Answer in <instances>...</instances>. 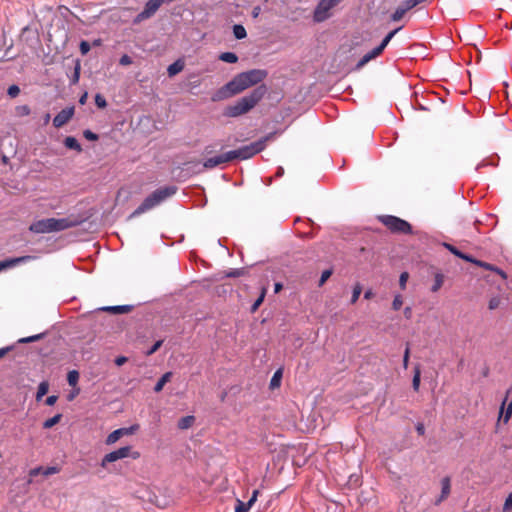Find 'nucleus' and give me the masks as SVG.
Masks as SVG:
<instances>
[{
	"mask_svg": "<svg viewBox=\"0 0 512 512\" xmlns=\"http://www.w3.org/2000/svg\"><path fill=\"white\" fill-rule=\"evenodd\" d=\"M267 76V72L261 69H252L237 74L231 81L218 89L212 96L213 101L228 99L249 87L260 83Z\"/></svg>",
	"mask_w": 512,
	"mask_h": 512,
	"instance_id": "1",
	"label": "nucleus"
},
{
	"mask_svg": "<svg viewBox=\"0 0 512 512\" xmlns=\"http://www.w3.org/2000/svg\"><path fill=\"white\" fill-rule=\"evenodd\" d=\"M266 91L267 89L264 85L258 86L249 95L240 98L233 105L228 106L224 114L234 118L249 112L264 97Z\"/></svg>",
	"mask_w": 512,
	"mask_h": 512,
	"instance_id": "2",
	"label": "nucleus"
},
{
	"mask_svg": "<svg viewBox=\"0 0 512 512\" xmlns=\"http://www.w3.org/2000/svg\"><path fill=\"white\" fill-rule=\"evenodd\" d=\"M78 224L76 220L70 218H46L33 222L29 230L36 234H45L63 231L65 229L74 227Z\"/></svg>",
	"mask_w": 512,
	"mask_h": 512,
	"instance_id": "3",
	"label": "nucleus"
},
{
	"mask_svg": "<svg viewBox=\"0 0 512 512\" xmlns=\"http://www.w3.org/2000/svg\"><path fill=\"white\" fill-rule=\"evenodd\" d=\"M176 193V187L167 186L155 190L152 194L145 198L142 204L135 210L134 214L144 213L155 206L159 205L169 197Z\"/></svg>",
	"mask_w": 512,
	"mask_h": 512,
	"instance_id": "4",
	"label": "nucleus"
},
{
	"mask_svg": "<svg viewBox=\"0 0 512 512\" xmlns=\"http://www.w3.org/2000/svg\"><path fill=\"white\" fill-rule=\"evenodd\" d=\"M268 139H270V136L264 137L256 142L250 143L249 145L240 147L239 149L230 151V155H232V160H246L251 158L255 154L261 152L266 147V142Z\"/></svg>",
	"mask_w": 512,
	"mask_h": 512,
	"instance_id": "5",
	"label": "nucleus"
},
{
	"mask_svg": "<svg viewBox=\"0 0 512 512\" xmlns=\"http://www.w3.org/2000/svg\"><path fill=\"white\" fill-rule=\"evenodd\" d=\"M343 0H320L317 4L313 19L315 22H324L332 16V10L338 6Z\"/></svg>",
	"mask_w": 512,
	"mask_h": 512,
	"instance_id": "6",
	"label": "nucleus"
},
{
	"mask_svg": "<svg viewBox=\"0 0 512 512\" xmlns=\"http://www.w3.org/2000/svg\"><path fill=\"white\" fill-rule=\"evenodd\" d=\"M380 219L382 223L393 232L408 233L411 229L408 222L395 216L387 215L382 216Z\"/></svg>",
	"mask_w": 512,
	"mask_h": 512,
	"instance_id": "7",
	"label": "nucleus"
},
{
	"mask_svg": "<svg viewBox=\"0 0 512 512\" xmlns=\"http://www.w3.org/2000/svg\"><path fill=\"white\" fill-rule=\"evenodd\" d=\"M131 456V447L125 446L121 447L117 450H114L108 454H106L101 460V466L103 468H107V465L118 460L124 459Z\"/></svg>",
	"mask_w": 512,
	"mask_h": 512,
	"instance_id": "8",
	"label": "nucleus"
},
{
	"mask_svg": "<svg viewBox=\"0 0 512 512\" xmlns=\"http://www.w3.org/2000/svg\"><path fill=\"white\" fill-rule=\"evenodd\" d=\"M164 0H149L143 9L142 12H140L137 16V20H145L153 16L156 11L160 8V6L163 4Z\"/></svg>",
	"mask_w": 512,
	"mask_h": 512,
	"instance_id": "9",
	"label": "nucleus"
},
{
	"mask_svg": "<svg viewBox=\"0 0 512 512\" xmlns=\"http://www.w3.org/2000/svg\"><path fill=\"white\" fill-rule=\"evenodd\" d=\"M74 115V108L69 107L61 110L53 119V125L60 128L65 125Z\"/></svg>",
	"mask_w": 512,
	"mask_h": 512,
	"instance_id": "10",
	"label": "nucleus"
},
{
	"mask_svg": "<svg viewBox=\"0 0 512 512\" xmlns=\"http://www.w3.org/2000/svg\"><path fill=\"white\" fill-rule=\"evenodd\" d=\"M232 155H230V151L223 153L221 155H217L211 158H208L205 160L203 166L207 169L214 168L222 163H226L229 161H232L231 158Z\"/></svg>",
	"mask_w": 512,
	"mask_h": 512,
	"instance_id": "11",
	"label": "nucleus"
},
{
	"mask_svg": "<svg viewBox=\"0 0 512 512\" xmlns=\"http://www.w3.org/2000/svg\"><path fill=\"white\" fill-rule=\"evenodd\" d=\"M450 490H451V483H450V478L449 477H444L442 480H441V495L440 497L436 500L435 504H439L441 503L443 500H445L449 494H450Z\"/></svg>",
	"mask_w": 512,
	"mask_h": 512,
	"instance_id": "12",
	"label": "nucleus"
},
{
	"mask_svg": "<svg viewBox=\"0 0 512 512\" xmlns=\"http://www.w3.org/2000/svg\"><path fill=\"white\" fill-rule=\"evenodd\" d=\"M30 259H32L31 256H22V257H18V258L8 259L5 261H0V271L4 270L6 268H9V267H13L19 263H24Z\"/></svg>",
	"mask_w": 512,
	"mask_h": 512,
	"instance_id": "13",
	"label": "nucleus"
},
{
	"mask_svg": "<svg viewBox=\"0 0 512 512\" xmlns=\"http://www.w3.org/2000/svg\"><path fill=\"white\" fill-rule=\"evenodd\" d=\"M383 52V49L382 47L380 46H377L375 47L373 50H371L370 52L366 53L362 58L361 60L359 61L358 63V67H362L364 66L365 64H367L370 60L376 58L377 56H379L381 53Z\"/></svg>",
	"mask_w": 512,
	"mask_h": 512,
	"instance_id": "14",
	"label": "nucleus"
},
{
	"mask_svg": "<svg viewBox=\"0 0 512 512\" xmlns=\"http://www.w3.org/2000/svg\"><path fill=\"white\" fill-rule=\"evenodd\" d=\"M383 52V49L382 47L380 46H377L375 47L373 50H371L370 52L366 53L362 58L361 60L359 61L358 63V67H362L364 66L365 64H367L370 60L376 58L377 56H379L381 53Z\"/></svg>",
	"mask_w": 512,
	"mask_h": 512,
	"instance_id": "15",
	"label": "nucleus"
},
{
	"mask_svg": "<svg viewBox=\"0 0 512 512\" xmlns=\"http://www.w3.org/2000/svg\"><path fill=\"white\" fill-rule=\"evenodd\" d=\"M412 8H408V3L407 1L403 2L401 5H399L396 10L394 11V13L392 14L391 16V19L392 21L396 22V21H400L405 13L409 10H411Z\"/></svg>",
	"mask_w": 512,
	"mask_h": 512,
	"instance_id": "16",
	"label": "nucleus"
},
{
	"mask_svg": "<svg viewBox=\"0 0 512 512\" xmlns=\"http://www.w3.org/2000/svg\"><path fill=\"white\" fill-rule=\"evenodd\" d=\"M102 311H108L114 314H124L128 313L131 310V306L129 305H118V306H105L100 308Z\"/></svg>",
	"mask_w": 512,
	"mask_h": 512,
	"instance_id": "17",
	"label": "nucleus"
},
{
	"mask_svg": "<svg viewBox=\"0 0 512 512\" xmlns=\"http://www.w3.org/2000/svg\"><path fill=\"white\" fill-rule=\"evenodd\" d=\"M183 69H184V62L181 59H179L168 66L167 73L170 77H173L176 74L180 73Z\"/></svg>",
	"mask_w": 512,
	"mask_h": 512,
	"instance_id": "18",
	"label": "nucleus"
},
{
	"mask_svg": "<svg viewBox=\"0 0 512 512\" xmlns=\"http://www.w3.org/2000/svg\"><path fill=\"white\" fill-rule=\"evenodd\" d=\"M475 264L477 266H480V267L486 269V270H490V271H494V272L498 273L503 279L506 278V273L504 271H502L501 269H499L489 263L477 260V261H475Z\"/></svg>",
	"mask_w": 512,
	"mask_h": 512,
	"instance_id": "19",
	"label": "nucleus"
},
{
	"mask_svg": "<svg viewBox=\"0 0 512 512\" xmlns=\"http://www.w3.org/2000/svg\"><path fill=\"white\" fill-rule=\"evenodd\" d=\"M194 422H195V417L192 416V415L182 417L178 421V428L181 429V430L189 429L190 427H192Z\"/></svg>",
	"mask_w": 512,
	"mask_h": 512,
	"instance_id": "20",
	"label": "nucleus"
},
{
	"mask_svg": "<svg viewBox=\"0 0 512 512\" xmlns=\"http://www.w3.org/2000/svg\"><path fill=\"white\" fill-rule=\"evenodd\" d=\"M123 436H124V435H123V432H122L121 428L116 429V430H114L113 432H111V433L107 436V438H106V440H105V443H106L107 445H113V444H115V443H116V442H117L121 437H123Z\"/></svg>",
	"mask_w": 512,
	"mask_h": 512,
	"instance_id": "21",
	"label": "nucleus"
},
{
	"mask_svg": "<svg viewBox=\"0 0 512 512\" xmlns=\"http://www.w3.org/2000/svg\"><path fill=\"white\" fill-rule=\"evenodd\" d=\"M64 144H65V146L68 149H72V150H75L77 152H81L82 151L81 145L79 144L77 139L72 137V136L66 137L65 140H64Z\"/></svg>",
	"mask_w": 512,
	"mask_h": 512,
	"instance_id": "22",
	"label": "nucleus"
},
{
	"mask_svg": "<svg viewBox=\"0 0 512 512\" xmlns=\"http://www.w3.org/2000/svg\"><path fill=\"white\" fill-rule=\"evenodd\" d=\"M171 377H172L171 372L164 373L161 376V378L158 380V382L156 383V385L154 387V391L160 392L163 389V387L165 386V384L170 381Z\"/></svg>",
	"mask_w": 512,
	"mask_h": 512,
	"instance_id": "23",
	"label": "nucleus"
},
{
	"mask_svg": "<svg viewBox=\"0 0 512 512\" xmlns=\"http://www.w3.org/2000/svg\"><path fill=\"white\" fill-rule=\"evenodd\" d=\"M233 35L236 39L241 40L246 38L247 32L243 25L235 24L233 26Z\"/></svg>",
	"mask_w": 512,
	"mask_h": 512,
	"instance_id": "24",
	"label": "nucleus"
},
{
	"mask_svg": "<svg viewBox=\"0 0 512 512\" xmlns=\"http://www.w3.org/2000/svg\"><path fill=\"white\" fill-rule=\"evenodd\" d=\"M505 403H506V399H504V401L502 403L499 419H501L503 417L504 423H507L512 416V400L510 401V403L505 411V414L503 415V409H504Z\"/></svg>",
	"mask_w": 512,
	"mask_h": 512,
	"instance_id": "25",
	"label": "nucleus"
},
{
	"mask_svg": "<svg viewBox=\"0 0 512 512\" xmlns=\"http://www.w3.org/2000/svg\"><path fill=\"white\" fill-rule=\"evenodd\" d=\"M219 59L226 63H236L238 56L233 52H223L219 55Z\"/></svg>",
	"mask_w": 512,
	"mask_h": 512,
	"instance_id": "26",
	"label": "nucleus"
},
{
	"mask_svg": "<svg viewBox=\"0 0 512 512\" xmlns=\"http://www.w3.org/2000/svg\"><path fill=\"white\" fill-rule=\"evenodd\" d=\"M61 418H62V414H56L55 416L45 420L43 423V428H45V429L52 428L53 426H55L56 424H58L60 422Z\"/></svg>",
	"mask_w": 512,
	"mask_h": 512,
	"instance_id": "27",
	"label": "nucleus"
},
{
	"mask_svg": "<svg viewBox=\"0 0 512 512\" xmlns=\"http://www.w3.org/2000/svg\"><path fill=\"white\" fill-rule=\"evenodd\" d=\"M67 381L70 386L76 387L79 381V373L76 370L69 371Z\"/></svg>",
	"mask_w": 512,
	"mask_h": 512,
	"instance_id": "28",
	"label": "nucleus"
},
{
	"mask_svg": "<svg viewBox=\"0 0 512 512\" xmlns=\"http://www.w3.org/2000/svg\"><path fill=\"white\" fill-rule=\"evenodd\" d=\"M444 276L441 273H437L434 277V283L431 287L432 292H437L443 285Z\"/></svg>",
	"mask_w": 512,
	"mask_h": 512,
	"instance_id": "29",
	"label": "nucleus"
},
{
	"mask_svg": "<svg viewBox=\"0 0 512 512\" xmlns=\"http://www.w3.org/2000/svg\"><path fill=\"white\" fill-rule=\"evenodd\" d=\"M401 29V27L394 29L393 31L389 32L382 42L380 43V47L384 50L386 46L389 44V42L392 40V38L396 35V33Z\"/></svg>",
	"mask_w": 512,
	"mask_h": 512,
	"instance_id": "30",
	"label": "nucleus"
},
{
	"mask_svg": "<svg viewBox=\"0 0 512 512\" xmlns=\"http://www.w3.org/2000/svg\"><path fill=\"white\" fill-rule=\"evenodd\" d=\"M401 29V27L394 29L393 31L389 32L382 42L380 43V47L384 50L386 46L389 44V42L392 40V38L396 35V33Z\"/></svg>",
	"mask_w": 512,
	"mask_h": 512,
	"instance_id": "31",
	"label": "nucleus"
},
{
	"mask_svg": "<svg viewBox=\"0 0 512 512\" xmlns=\"http://www.w3.org/2000/svg\"><path fill=\"white\" fill-rule=\"evenodd\" d=\"M48 389H49L48 383L47 382H41L39 384V386H38V390H37V394H36V399L40 400L44 395L47 394Z\"/></svg>",
	"mask_w": 512,
	"mask_h": 512,
	"instance_id": "32",
	"label": "nucleus"
},
{
	"mask_svg": "<svg viewBox=\"0 0 512 512\" xmlns=\"http://www.w3.org/2000/svg\"><path fill=\"white\" fill-rule=\"evenodd\" d=\"M420 377H421L420 369H419V367H416L415 368V372H414V376H413V380H412V386H413V389L415 391L419 390V387H420Z\"/></svg>",
	"mask_w": 512,
	"mask_h": 512,
	"instance_id": "33",
	"label": "nucleus"
},
{
	"mask_svg": "<svg viewBox=\"0 0 512 512\" xmlns=\"http://www.w3.org/2000/svg\"><path fill=\"white\" fill-rule=\"evenodd\" d=\"M403 305V297L400 294H396L392 301V309L398 311Z\"/></svg>",
	"mask_w": 512,
	"mask_h": 512,
	"instance_id": "34",
	"label": "nucleus"
},
{
	"mask_svg": "<svg viewBox=\"0 0 512 512\" xmlns=\"http://www.w3.org/2000/svg\"><path fill=\"white\" fill-rule=\"evenodd\" d=\"M361 292H362V287L358 283L353 288L352 297H351V303L352 304H354V303H356L358 301Z\"/></svg>",
	"mask_w": 512,
	"mask_h": 512,
	"instance_id": "35",
	"label": "nucleus"
},
{
	"mask_svg": "<svg viewBox=\"0 0 512 512\" xmlns=\"http://www.w3.org/2000/svg\"><path fill=\"white\" fill-rule=\"evenodd\" d=\"M265 294H266V289L263 288L260 296L257 298V300L253 303V305L251 307L252 312H255L259 308V306L262 304V302L265 298Z\"/></svg>",
	"mask_w": 512,
	"mask_h": 512,
	"instance_id": "36",
	"label": "nucleus"
},
{
	"mask_svg": "<svg viewBox=\"0 0 512 512\" xmlns=\"http://www.w3.org/2000/svg\"><path fill=\"white\" fill-rule=\"evenodd\" d=\"M16 114L18 116H27L30 114V108L28 105H20L16 107Z\"/></svg>",
	"mask_w": 512,
	"mask_h": 512,
	"instance_id": "37",
	"label": "nucleus"
},
{
	"mask_svg": "<svg viewBox=\"0 0 512 512\" xmlns=\"http://www.w3.org/2000/svg\"><path fill=\"white\" fill-rule=\"evenodd\" d=\"M249 508L246 506V502H243L239 499L236 501L235 512H248Z\"/></svg>",
	"mask_w": 512,
	"mask_h": 512,
	"instance_id": "38",
	"label": "nucleus"
},
{
	"mask_svg": "<svg viewBox=\"0 0 512 512\" xmlns=\"http://www.w3.org/2000/svg\"><path fill=\"white\" fill-rule=\"evenodd\" d=\"M409 278L408 272H402L399 277V286L402 290H405L406 284Z\"/></svg>",
	"mask_w": 512,
	"mask_h": 512,
	"instance_id": "39",
	"label": "nucleus"
},
{
	"mask_svg": "<svg viewBox=\"0 0 512 512\" xmlns=\"http://www.w3.org/2000/svg\"><path fill=\"white\" fill-rule=\"evenodd\" d=\"M139 429V425L138 424H134L130 427H124V428H121L122 432H123V435L126 436V435H132L134 434L136 431H138Z\"/></svg>",
	"mask_w": 512,
	"mask_h": 512,
	"instance_id": "40",
	"label": "nucleus"
},
{
	"mask_svg": "<svg viewBox=\"0 0 512 512\" xmlns=\"http://www.w3.org/2000/svg\"><path fill=\"white\" fill-rule=\"evenodd\" d=\"M95 104L99 108H105L107 106V102L105 98L101 94H96L95 96Z\"/></svg>",
	"mask_w": 512,
	"mask_h": 512,
	"instance_id": "41",
	"label": "nucleus"
},
{
	"mask_svg": "<svg viewBox=\"0 0 512 512\" xmlns=\"http://www.w3.org/2000/svg\"><path fill=\"white\" fill-rule=\"evenodd\" d=\"M503 510L504 512L512 511V492L507 496L503 505Z\"/></svg>",
	"mask_w": 512,
	"mask_h": 512,
	"instance_id": "42",
	"label": "nucleus"
},
{
	"mask_svg": "<svg viewBox=\"0 0 512 512\" xmlns=\"http://www.w3.org/2000/svg\"><path fill=\"white\" fill-rule=\"evenodd\" d=\"M282 372L280 370L276 371L271 379V386L275 387L278 386L280 383Z\"/></svg>",
	"mask_w": 512,
	"mask_h": 512,
	"instance_id": "43",
	"label": "nucleus"
},
{
	"mask_svg": "<svg viewBox=\"0 0 512 512\" xmlns=\"http://www.w3.org/2000/svg\"><path fill=\"white\" fill-rule=\"evenodd\" d=\"M41 337H42V334H37V335L30 336V337L21 338L19 340V343L34 342V341H37V340L41 339Z\"/></svg>",
	"mask_w": 512,
	"mask_h": 512,
	"instance_id": "44",
	"label": "nucleus"
},
{
	"mask_svg": "<svg viewBox=\"0 0 512 512\" xmlns=\"http://www.w3.org/2000/svg\"><path fill=\"white\" fill-rule=\"evenodd\" d=\"M8 95L12 98L16 97L20 93V89L17 85H11L7 91Z\"/></svg>",
	"mask_w": 512,
	"mask_h": 512,
	"instance_id": "45",
	"label": "nucleus"
},
{
	"mask_svg": "<svg viewBox=\"0 0 512 512\" xmlns=\"http://www.w3.org/2000/svg\"><path fill=\"white\" fill-rule=\"evenodd\" d=\"M332 271L331 270H325L322 272L320 280H319V286H322L331 276Z\"/></svg>",
	"mask_w": 512,
	"mask_h": 512,
	"instance_id": "46",
	"label": "nucleus"
},
{
	"mask_svg": "<svg viewBox=\"0 0 512 512\" xmlns=\"http://www.w3.org/2000/svg\"><path fill=\"white\" fill-rule=\"evenodd\" d=\"M244 274V269H231L226 273L227 277H239Z\"/></svg>",
	"mask_w": 512,
	"mask_h": 512,
	"instance_id": "47",
	"label": "nucleus"
},
{
	"mask_svg": "<svg viewBox=\"0 0 512 512\" xmlns=\"http://www.w3.org/2000/svg\"><path fill=\"white\" fill-rule=\"evenodd\" d=\"M84 137L87 139V140H90V141H95L98 139V136L97 134H95L94 132L90 131V130H85L84 133H83Z\"/></svg>",
	"mask_w": 512,
	"mask_h": 512,
	"instance_id": "48",
	"label": "nucleus"
},
{
	"mask_svg": "<svg viewBox=\"0 0 512 512\" xmlns=\"http://www.w3.org/2000/svg\"><path fill=\"white\" fill-rule=\"evenodd\" d=\"M258 490H254L253 493H252V496L251 498L246 502V506H248V508L250 509L253 504L256 502L257 500V496H258Z\"/></svg>",
	"mask_w": 512,
	"mask_h": 512,
	"instance_id": "49",
	"label": "nucleus"
},
{
	"mask_svg": "<svg viewBox=\"0 0 512 512\" xmlns=\"http://www.w3.org/2000/svg\"><path fill=\"white\" fill-rule=\"evenodd\" d=\"M162 343V340L156 341L154 345L147 351V355H152L155 353L161 347Z\"/></svg>",
	"mask_w": 512,
	"mask_h": 512,
	"instance_id": "50",
	"label": "nucleus"
},
{
	"mask_svg": "<svg viewBox=\"0 0 512 512\" xmlns=\"http://www.w3.org/2000/svg\"><path fill=\"white\" fill-rule=\"evenodd\" d=\"M79 77H80V64L77 63L76 66H75L74 75H73V78H72V83L76 84L79 81Z\"/></svg>",
	"mask_w": 512,
	"mask_h": 512,
	"instance_id": "51",
	"label": "nucleus"
},
{
	"mask_svg": "<svg viewBox=\"0 0 512 512\" xmlns=\"http://www.w3.org/2000/svg\"><path fill=\"white\" fill-rule=\"evenodd\" d=\"M58 472H59V469L57 467H55V466H51V467H48L46 469H43V475H45V476L56 474Z\"/></svg>",
	"mask_w": 512,
	"mask_h": 512,
	"instance_id": "52",
	"label": "nucleus"
},
{
	"mask_svg": "<svg viewBox=\"0 0 512 512\" xmlns=\"http://www.w3.org/2000/svg\"><path fill=\"white\" fill-rule=\"evenodd\" d=\"M80 51L83 55L87 54L90 51V44L86 41H82L80 43Z\"/></svg>",
	"mask_w": 512,
	"mask_h": 512,
	"instance_id": "53",
	"label": "nucleus"
},
{
	"mask_svg": "<svg viewBox=\"0 0 512 512\" xmlns=\"http://www.w3.org/2000/svg\"><path fill=\"white\" fill-rule=\"evenodd\" d=\"M119 63L123 66H128L132 63V59L130 56L125 54L120 58Z\"/></svg>",
	"mask_w": 512,
	"mask_h": 512,
	"instance_id": "54",
	"label": "nucleus"
},
{
	"mask_svg": "<svg viewBox=\"0 0 512 512\" xmlns=\"http://www.w3.org/2000/svg\"><path fill=\"white\" fill-rule=\"evenodd\" d=\"M409 355H410V349H409V347H406L404 356H403V367L405 369L408 367Z\"/></svg>",
	"mask_w": 512,
	"mask_h": 512,
	"instance_id": "55",
	"label": "nucleus"
},
{
	"mask_svg": "<svg viewBox=\"0 0 512 512\" xmlns=\"http://www.w3.org/2000/svg\"><path fill=\"white\" fill-rule=\"evenodd\" d=\"M445 247L451 252L453 253L454 255L458 256L460 258V255L462 254V252H460L458 249H456L454 246L450 245V244H445Z\"/></svg>",
	"mask_w": 512,
	"mask_h": 512,
	"instance_id": "56",
	"label": "nucleus"
},
{
	"mask_svg": "<svg viewBox=\"0 0 512 512\" xmlns=\"http://www.w3.org/2000/svg\"><path fill=\"white\" fill-rule=\"evenodd\" d=\"M58 397L56 395L48 396L45 400V403L49 406H52L56 403Z\"/></svg>",
	"mask_w": 512,
	"mask_h": 512,
	"instance_id": "57",
	"label": "nucleus"
},
{
	"mask_svg": "<svg viewBox=\"0 0 512 512\" xmlns=\"http://www.w3.org/2000/svg\"><path fill=\"white\" fill-rule=\"evenodd\" d=\"M408 3V8H414L415 6L425 2L426 0H406Z\"/></svg>",
	"mask_w": 512,
	"mask_h": 512,
	"instance_id": "58",
	"label": "nucleus"
},
{
	"mask_svg": "<svg viewBox=\"0 0 512 512\" xmlns=\"http://www.w3.org/2000/svg\"><path fill=\"white\" fill-rule=\"evenodd\" d=\"M498 305H499V299L493 298L489 302V309H491V310L496 309L498 307Z\"/></svg>",
	"mask_w": 512,
	"mask_h": 512,
	"instance_id": "59",
	"label": "nucleus"
},
{
	"mask_svg": "<svg viewBox=\"0 0 512 512\" xmlns=\"http://www.w3.org/2000/svg\"><path fill=\"white\" fill-rule=\"evenodd\" d=\"M126 362H127V358H126V357H124V356H119V357H117V358L115 359V364H116L117 366H122V365H123L124 363H126Z\"/></svg>",
	"mask_w": 512,
	"mask_h": 512,
	"instance_id": "60",
	"label": "nucleus"
},
{
	"mask_svg": "<svg viewBox=\"0 0 512 512\" xmlns=\"http://www.w3.org/2000/svg\"><path fill=\"white\" fill-rule=\"evenodd\" d=\"M404 316L406 319H410L412 317V308L410 306L405 307Z\"/></svg>",
	"mask_w": 512,
	"mask_h": 512,
	"instance_id": "61",
	"label": "nucleus"
},
{
	"mask_svg": "<svg viewBox=\"0 0 512 512\" xmlns=\"http://www.w3.org/2000/svg\"><path fill=\"white\" fill-rule=\"evenodd\" d=\"M460 258H461V259H464V260H466V261H468V262L474 263V264H475V261H477V259H474L473 257H471V256H469V255H466V254H464V253H462V254L460 255Z\"/></svg>",
	"mask_w": 512,
	"mask_h": 512,
	"instance_id": "62",
	"label": "nucleus"
},
{
	"mask_svg": "<svg viewBox=\"0 0 512 512\" xmlns=\"http://www.w3.org/2000/svg\"><path fill=\"white\" fill-rule=\"evenodd\" d=\"M261 13V7L260 6H255L252 10V17L253 18H257Z\"/></svg>",
	"mask_w": 512,
	"mask_h": 512,
	"instance_id": "63",
	"label": "nucleus"
},
{
	"mask_svg": "<svg viewBox=\"0 0 512 512\" xmlns=\"http://www.w3.org/2000/svg\"><path fill=\"white\" fill-rule=\"evenodd\" d=\"M43 473V469L38 467V468H34L30 471V475L31 476H37L39 473Z\"/></svg>",
	"mask_w": 512,
	"mask_h": 512,
	"instance_id": "64",
	"label": "nucleus"
}]
</instances>
